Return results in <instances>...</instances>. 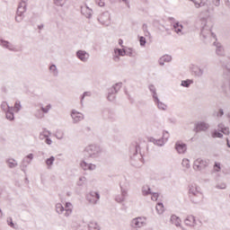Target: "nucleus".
Wrapping results in <instances>:
<instances>
[{"instance_id":"f257e3e1","label":"nucleus","mask_w":230,"mask_h":230,"mask_svg":"<svg viewBox=\"0 0 230 230\" xmlns=\"http://www.w3.org/2000/svg\"><path fill=\"white\" fill-rule=\"evenodd\" d=\"M132 225L135 227H143V226H146V218L145 217H137L133 219Z\"/></svg>"},{"instance_id":"f03ea898","label":"nucleus","mask_w":230,"mask_h":230,"mask_svg":"<svg viewBox=\"0 0 230 230\" xmlns=\"http://www.w3.org/2000/svg\"><path fill=\"white\" fill-rule=\"evenodd\" d=\"M87 200L90 201L91 204H96V202L100 200V194L97 192H90L87 195Z\"/></svg>"},{"instance_id":"7ed1b4c3","label":"nucleus","mask_w":230,"mask_h":230,"mask_svg":"<svg viewBox=\"0 0 230 230\" xmlns=\"http://www.w3.org/2000/svg\"><path fill=\"white\" fill-rule=\"evenodd\" d=\"M175 149L177 150L178 154H184L187 150L186 144L178 141L175 144Z\"/></svg>"},{"instance_id":"20e7f679","label":"nucleus","mask_w":230,"mask_h":230,"mask_svg":"<svg viewBox=\"0 0 230 230\" xmlns=\"http://www.w3.org/2000/svg\"><path fill=\"white\" fill-rule=\"evenodd\" d=\"M87 154H89V155H95V154H98V152H100V147L94 146V145H91L88 146L85 148Z\"/></svg>"},{"instance_id":"39448f33","label":"nucleus","mask_w":230,"mask_h":230,"mask_svg":"<svg viewBox=\"0 0 230 230\" xmlns=\"http://www.w3.org/2000/svg\"><path fill=\"white\" fill-rule=\"evenodd\" d=\"M205 166H206V162H204L202 159H197L194 162L193 168L194 170L200 171V170H204Z\"/></svg>"},{"instance_id":"423d86ee","label":"nucleus","mask_w":230,"mask_h":230,"mask_svg":"<svg viewBox=\"0 0 230 230\" xmlns=\"http://www.w3.org/2000/svg\"><path fill=\"white\" fill-rule=\"evenodd\" d=\"M99 22L105 26H109V24H111V16H109V14H102L99 16Z\"/></svg>"},{"instance_id":"0eeeda50","label":"nucleus","mask_w":230,"mask_h":230,"mask_svg":"<svg viewBox=\"0 0 230 230\" xmlns=\"http://www.w3.org/2000/svg\"><path fill=\"white\" fill-rule=\"evenodd\" d=\"M72 119H74V121H75V123H77V121H82V119H84V114L78 112V111H72Z\"/></svg>"},{"instance_id":"6e6552de","label":"nucleus","mask_w":230,"mask_h":230,"mask_svg":"<svg viewBox=\"0 0 230 230\" xmlns=\"http://www.w3.org/2000/svg\"><path fill=\"white\" fill-rule=\"evenodd\" d=\"M184 222L186 226H189L190 227H193V226H195V217L190 215L186 217Z\"/></svg>"},{"instance_id":"1a4fd4ad","label":"nucleus","mask_w":230,"mask_h":230,"mask_svg":"<svg viewBox=\"0 0 230 230\" xmlns=\"http://www.w3.org/2000/svg\"><path fill=\"white\" fill-rule=\"evenodd\" d=\"M77 57L80 60H82L83 62H85V60H87V58H89V54H87L85 51L84 50H79L77 52Z\"/></svg>"},{"instance_id":"9d476101","label":"nucleus","mask_w":230,"mask_h":230,"mask_svg":"<svg viewBox=\"0 0 230 230\" xmlns=\"http://www.w3.org/2000/svg\"><path fill=\"white\" fill-rule=\"evenodd\" d=\"M65 217H69L73 213V204L66 202L65 205Z\"/></svg>"},{"instance_id":"9b49d317","label":"nucleus","mask_w":230,"mask_h":230,"mask_svg":"<svg viewBox=\"0 0 230 230\" xmlns=\"http://www.w3.org/2000/svg\"><path fill=\"white\" fill-rule=\"evenodd\" d=\"M171 222L172 224H173L174 226H176V227H179L181 226V218L175 215H172L171 217Z\"/></svg>"},{"instance_id":"f8f14e48","label":"nucleus","mask_w":230,"mask_h":230,"mask_svg":"<svg viewBox=\"0 0 230 230\" xmlns=\"http://www.w3.org/2000/svg\"><path fill=\"white\" fill-rule=\"evenodd\" d=\"M164 62H172V56L165 55L159 59L160 66H164Z\"/></svg>"},{"instance_id":"ddd939ff","label":"nucleus","mask_w":230,"mask_h":230,"mask_svg":"<svg viewBox=\"0 0 230 230\" xmlns=\"http://www.w3.org/2000/svg\"><path fill=\"white\" fill-rule=\"evenodd\" d=\"M208 127L209 126H208V124H206V123H199L197 125L196 130H197V132H200L202 130H208Z\"/></svg>"},{"instance_id":"4468645a","label":"nucleus","mask_w":230,"mask_h":230,"mask_svg":"<svg viewBox=\"0 0 230 230\" xmlns=\"http://www.w3.org/2000/svg\"><path fill=\"white\" fill-rule=\"evenodd\" d=\"M155 209L158 215H163V213H164V205H163V203H157Z\"/></svg>"},{"instance_id":"2eb2a0df","label":"nucleus","mask_w":230,"mask_h":230,"mask_svg":"<svg viewBox=\"0 0 230 230\" xmlns=\"http://www.w3.org/2000/svg\"><path fill=\"white\" fill-rule=\"evenodd\" d=\"M115 54L119 57H125V55H127V52L125 51V49H115Z\"/></svg>"},{"instance_id":"dca6fc26","label":"nucleus","mask_w":230,"mask_h":230,"mask_svg":"<svg viewBox=\"0 0 230 230\" xmlns=\"http://www.w3.org/2000/svg\"><path fill=\"white\" fill-rule=\"evenodd\" d=\"M174 28V31H176V33H181V31H182V25L179 24V23H175L173 25Z\"/></svg>"},{"instance_id":"f3484780","label":"nucleus","mask_w":230,"mask_h":230,"mask_svg":"<svg viewBox=\"0 0 230 230\" xmlns=\"http://www.w3.org/2000/svg\"><path fill=\"white\" fill-rule=\"evenodd\" d=\"M64 206H62L60 203H58L56 205V211L57 213H64Z\"/></svg>"},{"instance_id":"a211bd4d","label":"nucleus","mask_w":230,"mask_h":230,"mask_svg":"<svg viewBox=\"0 0 230 230\" xmlns=\"http://www.w3.org/2000/svg\"><path fill=\"white\" fill-rule=\"evenodd\" d=\"M125 195H127V192H122V196H118L116 198L117 202H123L125 200Z\"/></svg>"},{"instance_id":"6ab92c4d","label":"nucleus","mask_w":230,"mask_h":230,"mask_svg":"<svg viewBox=\"0 0 230 230\" xmlns=\"http://www.w3.org/2000/svg\"><path fill=\"white\" fill-rule=\"evenodd\" d=\"M50 110H51L50 104H48L46 107L41 108V111H42V112H44V114H47V112H49Z\"/></svg>"},{"instance_id":"aec40b11","label":"nucleus","mask_w":230,"mask_h":230,"mask_svg":"<svg viewBox=\"0 0 230 230\" xmlns=\"http://www.w3.org/2000/svg\"><path fill=\"white\" fill-rule=\"evenodd\" d=\"M54 162H55V157L51 156L50 158L47 159L46 164L48 166H51V164H53Z\"/></svg>"},{"instance_id":"412c9836","label":"nucleus","mask_w":230,"mask_h":230,"mask_svg":"<svg viewBox=\"0 0 230 230\" xmlns=\"http://www.w3.org/2000/svg\"><path fill=\"white\" fill-rule=\"evenodd\" d=\"M13 109H14L15 112H19V111H21V102H16Z\"/></svg>"},{"instance_id":"4be33fe9","label":"nucleus","mask_w":230,"mask_h":230,"mask_svg":"<svg viewBox=\"0 0 230 230\" xmlns=\"http://www.w3.org/2000/svg\"><path fill=\"white\" fill-rule=\"evenodd\" d=\"M181 164H182V166H184L185 168H190V160H188V159H183Z\"/></svg>"},{"instance_id":"5701e85b","label":"nucleus","mask_w":230,"mask_h":230,"mask_svg":"<svg viewBox=\"0 0 230 230\" xmlns=\"http://www.w3.org/2000/svg\"><path fill=\"white\" fill-rule=\"evenodd\" d=\"M139 42H140V46H145V44H146V39H145V37H140Z\"/></svg>"},{"instance_id":"b1692460","label":"nucleus","mask_w":230,"mask_h":230,"mask_svg":"<svg viewBox=\"0 0 230 230\" xmlns=\"http://www.w3.org/2000/svg\"><path fill=\"white\" fill-rule=\"evenodd\" d=\"M129 57H136V52L132 50V49H128L127 51Z\"/></svg>"},{"instance_id":"393cba45","label":"nucleus","mask_w":230,"mask_h":230,"mask_svg":"<svg viewBox=\"0 0 230 230\" xmlns=\"http://www.w3.org/2000/svg\"><path fill=\"white\" fill-rule=\"evenodd\" d=\"M190 84H191V81L190 80L181 82V85H183V87H189Z\"/></svg>"},{"instance_id":"a878e982","label":"nucleus","mask_w":230,"mask_h":230,"mask_svg":"<svg viewBox=\"0 0 230 230\" xmlns=\"http://www.w3.org/2000/svg\"><path fill=\"white\" fill-rule=\"evenodd\" d=\"M212 137H222V133L215 131L212 133Z\"/></svg>"},{"instance_id":"bb28decb","label":"nucleus","mask_w":230,"mask_h":230,"mask_svg":"<svg viewBox=\"0 0 230 230\" xmlns=\"http://www.w3.org/2000/svg\"><path fill=\"white\" fill-rule=\"evenodd\" d=\"M159 199V194L158 193H153L151 199L154 200L155 202Z\"/></svg>"},{"instance_id":"cd10ccee","label":"nucleus","mask_w":230,"mask_h":230,"mask_svg":"<svg viewBox=\"0 0 230 230\" xmlns=\"http://www.w3.org/2000/svg\"><path fill=\"white\" fill-rule=\"evenodd\" d=\"M214 170H215V172H220V164L219 163L215 164Z\"/></svg>"},{"instance_id":"c85d7f7f","label":"nucleus","mask_w":230,"mask_h":230,"mask_svg":"<svg viewBox=\"0 0 230 230\" xmlns=\"http://www.w3.org/2000/svg\"><path fill=\"white\" fill-rule=\"evenodd\" d=\"M1 45L10 49V43L8 41H1Z\"/></svg>"},{"instance_id":"c756f323","label":"nucleus","mask_w":230,"mask_h":230,"mask_svg":"<svg viewBox=\"0 0 230 230\" xmlns=\"http://www.w3.org/2000/svg\"><path fill=\"white\" fill-rule=\"evenodd\" d=\"M6 118L7 119H10V120L13 119V113L6 112Z\"/></svg>"},{"instance_id":"7c9ffc66","label":"nucleus","mask_w":230,"mask_h":230,"mask_svg":"<svg viewBox=\"0 0 230 230\" xmlns=\"http://www.w3.org/2000/svg\"><path fill=\"white\" fill-rule=\"evenodd\" d=\"M97 3L99 6H105V0H99Z\"/></svg>"},{"instance_id":"2f4dec72","label":"nucleus","mask_w":230,"mask_h":230,"mask_svg":"<svg viewBox=\"0 0 230 230\" xmlns=\"http://www.w3.org/2000/svg\"><path fill=\"white\" fill-rule=\"evenodd\" d=\"M222 132L223 134H229V128H222Z\"/></svg>"},{"instance_id":"473e14b6","label":"nucleus","mask_w":230,"mask_h":230,"mask_svg":"<svg viewBox=\"0 0 230 230\" xmlns=\"http://www.w3.org/2000/svg\"><path fill=\"white\" fill-rule=\"evenodd\" d=\"M50 71H57V66L55 65L50 66Z\"/></svg>"},{"instance_id":"72a5a7b5","label":"nucleus","mask_w":230,"mask_h":230,"mask_svg":"<svg viewBox=\"0 0 230 230\" xmlns=\"http://www.w3.org/2000/svg\"><path fill=\"white\" fill-rule=\"evenodd\" d=\"M159 109L164 110L166 106H164L163 103L158 104Z\"/></svg>"},{"instance_id":"f704fd0d","label":"nucleus","mask_w":230,"mask_h":230,"mask_svg":"<svg viewBox=\"0 0 230 230\" xmlns=\"http://www.w3.org/2000/svg\"><path fill=\"white\" fill-rule=\"evenodd\" d=\"M46 143H47V145H51V139L46 138Z\"/></svg>"},{"instance_id":"c9c22d12","label":"nucleus","mask_w":230,"mask_h":230,"mask_svg":"<svg viewBox=\"0 0 230 230\" xmlns=\"http://www.w3.org/2000/svg\"><path fill=\"white\" fill-rule=\"evenodd\" d=\"M27 159H30V160L33 159V155L30 154L29 155H27Z\"/></svg>"},{"instance_id":"e433bc0d","label":"nucleus","mask_w":230,"mask_h":230,"mask_svg":"<svg viewBox=\"0 0 230 230\" xmlns=\"http://www.w3.org/2000/svg\"><path fill=\"white\" fill-rule=\"evenodd\" d=\"M143 192L145 193V195H148V193H151V192H150V189H147V191L143 190Z\"/></svg>"},{"instance_id":"4c0bfd02","label":"nucleus","mask_w":230,"mask_h":230,"mask_svg":"<svg viewBox=\"0 0 230 230\" xmlns=\"http://www.w3.org/2000/svg\"><path fill=\"white\" fill-rule=\"evenodd\" d=\"M220 116H224V111L222 110L219 111Z\"/></svg>"},{"instance_id":"58836bf2","label":"nucleus","mask_w":230,"mask_h":230,"mask_svg":"<svg viewBox=\"0 0 230 230\" xmlns=\"http://www.w3.org/2000/svg\"><path fill=\"white\" fill-rule=\"evenodd\" d=\"M119 44L121 46V44H123V40H119Z\"/></svg>"},{"instance_id":"ea45409f","label":"nucleus","mask_w":230,"mask_h":230,"mask_svg":"<svg viewBox=\"0 0 230 230\" xmlns=\"http://www.w3.org/2000/svg\"><path fill=\"white\" fill-rule=\"evenodd\" d=\"M38 118H44V115H37Z\"/></svg>"},{"instance_id":"a19ab883","label":"nucleus","mask_w":230,"mask_h":230,"mask_svg":"<svg viewBox=\"0 0 230 230\" xmlns=\"http://www.w3.org/2000/svg\"><path fill=\"white\" fill-rule=\"evenodd\" d=\"M44 136H46V137H47V136H49V133L45 132V133H44Z\"/></svg>"},{"instance_id":"79ce46f5","label":"nucleus","mask_w":230,"mask_h":230,"mask_svg":"<svg viewBox=\"0 0 230 230\" xmlns=\"http://www.w3.org/2000/svg\"><path fill=\"white\" fill-rule=\"evenodd\" d=\"M227 146L230 148L229 140H227Z\"/></svg>"},{"instance_id":"37998d69","label":"nucleus","mask_w":230,"mask_h":230,"mask_svg":"<svg viewBox=\"0 0 230 230\" xmlns=\"http://www.w3.org/2000/svg\"><path fill=\"white\" fill-rule=\"evenodd\" d=\"M3 217V212L0 210V217Z\"/></svg>"},{"instance_id":"c03bdc74","label":"nucleus","mask_w":230,"mask_h":230,"mask_svg":"<svg viewBox=\"0 0 230 230\" xmlns=\"http://www.w3.org/2000/svg\"><path fill=\"white\" fill-rule=\"evenodd\" d=\"M16 164H13L12 165H10V167L12 168V166H15Z\"/></svg>"},{"instance_id":"a18cd8bd","label":"nucleus","mask_w":230,"mask_h":230,"mask_svg":"<svg viewBox=\"0 0 230 230\" xmlns=\"http://www.w3.org/2000/svg\"><path fill=\"white\" fill-rule=\"evenodd\" d=\"M108 100H111V95L108 96Z\"/></svg>"},{"instance_id":"49530a36","label":"nucleus","mask_w":230,"mask_h":230,"mask_svg":"<svg viewBox=\"0 0 230 230\" xmlns=\"http://www.w3.org/2000/svg\"><path fill=\"white\" fill-rule=\"evenodd\" d=\"M165 135L168 136V132H165Z\"/></svg>"},{"instance_id":"de8ad7c7","label":"nucleus","mask_w":230,"mask_h":230,"mask_svg":"<svg viewBox=\"0 0 230 230\" xmlns=\"http://www.w3.org/2000/svg\"><path fill=\"white\" fill-rule=\"evenodd\" d=\"M11 226H13V223H11Z\"/></svg>"}]
</instances>
